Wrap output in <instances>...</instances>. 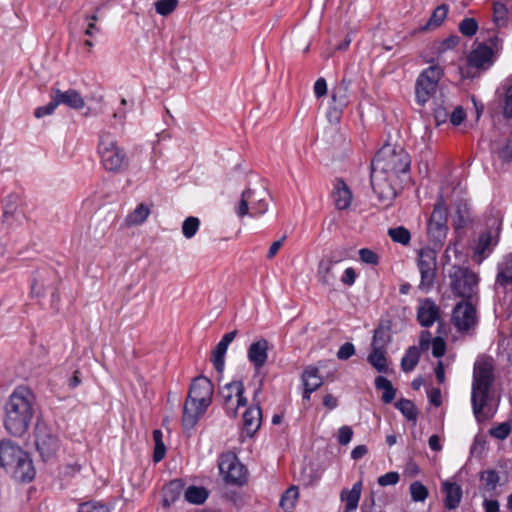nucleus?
Masks as SVG:
<instances>
[{"label":"nucleus","instance_id":"obj_46","mask_svg":"<svg viewBox=\"0 0 512 512\" xmlns=\"http://www.w3.org/2000/svg\"><path fill=\"white\" fill-rule=\"evenodd\" d=\"M457 220L455 222V228H464L471 222L470 209L467 203L459 204L457 207Z\"/></svg>","mask_w":512,"mask_h":512},{"label":"nucleus","instance_id":"obj_41","mask_svg":"<svg viewBox=\"0 0 512 512\" xmlns=\"http://www.w3.org/2000/svg\"><path fill=\"white\" fill-rule=\"evenodd\" d=\"M299 497V489L297 486L292 485L290 486L282 495L280 499V506L285 509L289 510L294 508L297 500Z\"/></svg>","mask_w":512,"mask_h":512},{"label":"nucleus","instance_id":"obj_59","mask_svg":"<svg viewBox=\"0 0 512 512\" xmlns=\"http://www.w3.org/2000/svg\"><path fill=\"white\" fill-rule=\"evenodd\" d=\"M466 118V113L462 106H457L454 110L449 113V120L453 126L460 125Z\"/></svg>","mask_w":512,"mask_h":512},{"label":"nucleus","instance_id":"obj_51","mask_svg":"<svg viewBox=\"0 0 512 512\" xmlns=\"http://www.w3.org/2000/svg\"><path fill=\"white\" fill-rule=\"evenodd\" d=\"M493 21L498 28H502L507 25V9L505 8L504 5H494Z\"/></svg>","mask_w":512,"mask_h":512},{"label":"nucleus","instance_id":"obj_12","mask_svg":"<svg viewBox=\"0 0 512 512\" xmlns=\"http://www.w3.org/2000/svg\"><path fill=\"white\" fill-rule=\"evenodd\" d=\"M218 467L226 483L241 486L246 482L247 470L234 453L221 454Z\"/></svg>","mask_w":512,"mask_h":512},{"label":"nucleus","instance_id":"obj_53","mask_svg":"<svg viewBox=\"0 0 512 512\" xmlns=\"http://www.w3.org/2000/svg\"><path fill=\"white\" fill-rule=\"evenodd\" d=\"M511 432V425L508 422H503L491 428L490 435L496 439L504 440Z\"/></svg>","mask_w":512,"mask_h":512},{"label":"nucleus","instance_id":"obj_49","mask_svg":"<svg viewBox=\"0 0 512 512\" xmlns=\"http://www.w3.org/2000/svg\"><path fill=\"white\" fill-rule=\"evenodd\" d=\"M154 5L157 14L168 16L177 8L178 0H158Z\"/></svg>","mask_w":512,"mask_h":512},{"label":"nucleus","instance_id":"obj_17","mask_svg":"<svg viewBox=\"0 0 512 512\" xmlns=\"http://www.w3.org/2000/svg\"><path fill=\"white\" fill-rule=\"evenodd\" d=\"M13 479L18 482H30L35 477L33 462L27 452L24 451L23 457H18L11 467L5 470Z\"/></svg>","mask_w":512,"mask_h":512},{"label":"nucleus","instance_id":"obj_13","mask_svg":"<svg viewBox=\"0 0 512 512\" xmlns=\"http://www.w3.org/2000/svg\"><path fill=\"white\" fill-rule=\"evenodd\" d=\"M501 231V220L491 218L487 222V228L482 231L474 246V255L478 257V262L486 258L498 243Z\"/></svg>","mask_w":512,"mask_h":512},{"label":"nucleus","instance_id":"obj_55","mask_svg":"<svg viewBox=\"0 0 512 512\" xmlns=\"http://www.w3.org/2000/svg\"><path fill=\"white\" fill-rule=\"evenodd\" d=\"M359 257L363 263L370 265H377L379 263V256L369 248H362L359 250Z\"/></svg>","mask_w":512,"mask_h":512},{"label":"nucleus","instance_id":"obj_64","mask_svg":"<svg viewBox=\"0 0 512 512\" xmlns=\"http://www.w3.org/2000/svg\"><path fill=\"white\" fill-rule=\"evenodd\" d=\"M460 42V38L457 35H451L448 38L444 39L440 45V52H445L447 50L454 49Z\"/></svg>","mask_w":512,"mask_h":512},{"label":"nucleus","instance_id":"obj_36","mask_svg":"<svg viewBox=\"0 0 512 512\" xmlns=\"http://www.w3.org/2000/svg\"><path fill=\"white\" fill-rule=\"evenodd\" d=\"M395 407L408 421L416 422L418 410L411 400L401 398L395 403Z\"/></svg>","mask_w":512,"mask_h":512},{"label":"nucleus","instance_id":"obj_25","mask_svg":"<svg viewBox=\"0 0 512 512\" xmlns=\"http://www.w3.org/2000/svg\"><path fill=\"white\" fill-rule=\"evenodd\" d=\"M493 55V50L487 44H479L469 54L467 61L469 66L475 68H481L486 63H489Z\"/></svg>","mask_w":512,"mask_h":512},{"label":"nucleus","instance_id":"obj_14","mask_svg":"<svg viewBox=\"0 0 512 512\" xmlns=\"http://www.w3.org/2000/svg\"><path fill=\"white\" fill-rule=\"evenodd\" d=\"M350 81L342 79L331 91V101L327 110V119L332 124L340 122L344 109L348 106Z\"/></svg>","mask_w":512,"mask_h":512},{"label":"nucleus","instance_id":"obj_39","mask_svg":"<svg viewBox=\"0 0 512 512\" xmlns=\"http://www.w3.org/2000/svg\"><path fill=\"white\" fill-rule=\"evenodd\" d=\"M480 480L484 483L487 492H493L500 481L499 473L494 469H488L480 473Z\"/></svg>","mask_w":512,"mask_h":512},{"label":"nucleus","instance_id":"obj_31","mask_svg":"<svg viewBox=\"0 0 512 512\" xmlns=\"http://www.w3.org/2000/svg\"><path fill=\"white\" fill-rule=\"evenodd\" d=\"M496 283L503 287L512 283V253L498 265Z\"/></svg>","mask_w":512,"mask_h":512},{"label":"nucleus","instance_id":"obj_62","mask_svg":"<svg viewBox=\"0 0 512 512\" xmlns=\"http://www.w3.org/2000/svg\"><path fill=\"white\" fill-rule=\"evenodd\" d=\"M355 354V347L352 343L346 342L340 346L337 357L340 360H347Z\"/></svg>","mask_w":512,"mask_h":512},{"label":"nucleus","instance_id":"obj_21","mask_svg":"<svg viewBox=\"0 0 512 512\" xmlns=\"http://www.w3.org/2000/svg\"><path fill=\"white\" fill-rule=\"evenodd\" d=\"M24 456V450L10 440L0 442V467L4 470L11 467L18 457Z\"/></svg>","mask_w":512,"mask_h":512},{"label":"nucleus","instance_id":"obj_26","mask_svg":"<svg viewBox=\"0 0 512 512\" xmlns=\"http://www.w3.org/2000/svg\"><path fill=\"white\" fill-rule=\"evenodd\" d=\"M334 202L339 210L347 209L352 201V193L343 179H338L333 193Z\"/></svg>","mask_w":512,"mask_h":512},{"label":"nucleus","instance_id":"obj_28","mask_svg":"<svg viewBox=\"0 0 512 512\" xmlns=\"http://www.w3.org/2000/svg\"><path fill=\"white\" fill-rule=\"evenodd\" d=\"M362 481L353 484L351 490L343 489L340 494L341 501L345 502L348 510H356L361 497Z\"/></svg>","mask_w":512,"mask_h":512},{"label":"nucleus","instance_id":"obj_35","mask_svg":"<svg viewBox=\"0 0 512 512\" xmlns=\"http://www.w3.org/2000/svg\"><path fill=\"white\" fill-rule=\"evenodd\" d=\"M449 7L447 4H441L438 7H436L430 16L429 20L421 28L422 31L428 30L430 28H436L439 27L445 20L448 14Z\"/></svg>","mask_w":512,"mask_h":512},{"label":"nucleus","instance_id":"obj_60","mask_svg":"<svg viewBox=\"0 0 512 512\" xmlns=\"http://www.w3.org/2000/svg\"><path fill=\"white\" fill-rule=\"evenodd\" d=\"M353 437V430L350 426L344 425L338 430V443L340 445H347Z\"/></svg>","mask_w":512,"mask_h":512},{"label":"nucleus","instance_id":"obj_9","mask_svg":"<svg viewBox=\"0 0 512 512\" xmlns=\"http://www.w3.org/2000/svg\"><path fill=\"white\" fill-rule=\"evenodd\" d=\"M478 304L479 301L462 300L454 306L451 321L457 331L467 333L476 327L478 323L476 307Z\"/></svg>","mask_w":512,"mask_h":512},{"label":"nucleus","instance_id":"obj_48","mask_svg":"<svg viewBox=\"0 0 512 512\" xmlns=\"http://www.w3.org/2000/svg\"><path fill=\"white\" fill-rule=\"evenodd\" d=\"M18 196L16 194H9L3 201V217L7 219L12 217L17 210Z\"/></svg>","mask_w":512,"mask_h":512},{"label":"nucleus","instance_id":"obj_30","mask_svg":"<svg viewBox=\"0 0 512 512\" xmlns=\"http://www.w3.org/2000/svg\"><path fill=\"white\" fill-rule=\"evenodd\" d=\"M448 232L447 225L434 224L428 222L427 235L429 240L433 243L435 249L441 248Z\"/></svg>","mask_w":512,"mask_h":512},{"label":"nucleus","instance_id":"obj_11","mask_svg":"<svg viewBox=\"0 0 512 512\" xmlns=\"http://www.w3.org/2000/svg\"><path fill=\"white\" fill-rule=\"evenodd\" d=\"M219 396L229 417L235 418L239 407L247 405L248 400L244 396V384L241 380L231 381L220 389Z\"/></svg>","mask_w":512,"mask_h":512},{"label":"nucleus","instance_id":"obj_33","mask_svg":"<svg viewBox=\"0 0 512 512\" xmlns=\"http://www.w3.org/2000/svg\"><path fill=\"white\" fill-rule=\"evenodd\" d=\"M421 352L416 346H409L401 359V369L404 372H411L417 366Z\"/></svg>","mask_w":512,"mask_h":512},{"label":"nucleus","instance_id":"obj_23","mask_svg":"<svg viewBox=\"0 0 512 512\" xmlns=\"http://www.w3.org/2000/svg\"><path fill=\"white\" fill-rule=\"evenodd\" d=\"M52 94L58 106L63 104L71 109L79 110L85 105V101L81 94L74 89H69L63 92L58 88H53Z\"/></svg>","mask_w":512,"mask_h":512},{"label":"nucleus","instance_id":"obj_44","mask_svg":"<svg viewBox=\"0 0 512 512\" xmlns=\"http://www.w3.org/2000/svg\"><path fill=\"white\" fill-rule=\"evenodd\" d=\"M388 235L392 241L402 245H408L411 240V234L404 226L390 228L388 230Z\"/></svg>","mask_w":512,"mask_h":512},{"label":"nucleus","instance_id":"obj_18","mask_svg":"<svg viewBox=\"0 0 512 512\" xmlns=\"http://www.w3.org/2000/svg\"><path fill=\"white\" fill-rule=\"evenodd\" d=\"M260 389L254 393L253 404L243 413V430L247 436L252 437L260 428L262 410L260 402L256 399Z\"/></svg>","mask_w":512,"mask_h":512},{"label":"nucleus","instance_id":"obj_19","mask_svg":"<svg viewBox=\"0 0 512 512\" xmlns=\"http://www.w3.org/2000/svg\"><path fill=\"white\" fill-rule=\"evenodd\" d=\"M269 343L261 338L250 344L247 350V357L256 370H260L268 359Z\"/></svg>","mask_w":512,"mask_h":512},{"label":"nucleus","instance_id":"obj_34","mask_svg":"<svg viewBox=\"0 0 512 512\" xmlns=\"http://www.w3.org/2000/svg\"><path fill=\"white\" fill-rule=\"evenodd\" d=\"M333 264L327 260H321L318 265L317 276L319 281L325 286H333L336 282V276L332 272Z\"/></svg>","mask_w":512,"mask_h":512},{"label":"nucleus","instance_id":"obj_38","mask_svg":"<svg viewBox=\"0 0 512 512\" xmlns=\"http://www.w3.org/2000/svg\"><path fill=\"white\" fill-rule=\"evenodd\" d=\"M227 347L221 344L220 342L216 345L214 350L212 351L211 362L215 368V370L221 374L225 368V355L227 352Z\"/></svg>","mask_w":512,"mask_h":512},{"label":"nucleus","instance_id":"obj_63","mask_svg":"<svg viewBox=\"0 0 512 512\" xmlns=\"http://www.w3.org/2000/svg\"><path fill=\"white\" fill-rule=\"evenodd\" d=\"M503 115L508 119H512V85L505 92Z\"/></svg>","mask_w":512,"mask_h":512},{"label":"nucleus","instance_id":"obj_1","mask_svg":"<svg viewBox=\"0 0 512 512\" xmlns=\"http://www.w3.org/2000/svg\"><path fill=\"white\" fill-rule=\"evenodd\" d=\"M35 396L26 386H18L4 405V427L15 437L24 435L33 419Z\"/></svg>","mask_w":512,"mask_h":512},{"label":"nucleus","instance_id":"obj_22","mask_svg":"<svg viewBox=\"0 0 512 512\" xmlns=\"http://www.w3.org/2000/svg\"><path fill=\"white\" fill-rule=\"evenodd\" d=\"M392 322L389 319H381L374 330L371 348L387 349L392 341Z\"/></svg>","mask_w":512,"mask_h":512},{"label":"nucleus","instance_id":"obj_47","mask_svg":"<svg viewBox=\"0 0 512 512\" xmlns=\"http://www.w3.org/2000/svg\"><path fill=\"white\" fill-rule=\"evenodd\" d=\"M200 226V220L197 217H187L182 224V233L185 238L190 239L197 233Z\"/></svg>","mask_w":512,"mask_h":512},{"label":"nucleus","instance_id":"obj_15","mask_svg":"<svg viewBox=\"0 0 512 512\" xmlns=\"http://www.w3.org/2000/svg\"><path fill=\"white\" fill-rule=\"evenodd\" d=\"M268 209V203L264 197L253 189H246L241 194V199L236 208L239 217L251 215L252 217L264 214Z\"/></svg>","mask_w":512,"mask_h":512},{"label":"nucleus","instance_id":"obj_40","mask_svg":"<svg viewBox=\"0 0 512 512\" xmlns=\"http://www.w3.org/2000/svg\"><path fill=\"white\" fill-rule=\"evenodd\" d=\"M447 208L443 199H440L435 205L429 218L430 223L447 225Z\"/></svg>","mask_w":512,"mask_h":512},{"label":"nucleus","instance_id":"obj_27","mask_svg":"<svg viewBox=\"0 0 512 512\" xmlns=\"http://www.w3.org/2000/svg\"><path fill=\"white\" fill-rule=\"evenodd\" d=\"M184 483L181 479H174L163 488V506L169 507L181 495Z\"/></svg>","mask_w":512,"mask_h":512},{"label":"nucleus","instance_id":"obj_20","mask_svg":"<svg viewBox=\"0 0 512 512\" xmlns=\"http://www.w3.org/2000/svg\"><path fill=\"white\" fill-rule=\"evenodd\" d=\"M440 318V308L431 299H425L417 309V320L423 327H431Z\"/></svg>","mask_w":512,"mask_h":512},{"label":"nucleus","instance_id":"obj_43","mask_svg":"<svg viewBox=\"0 0 512 512\" xmlns=\"http://www.w3.org/2000/svg\"><path fill=\"white\" fill-rule=\"evenodd\" d=\"M409 492L414 502H424L429 496L427 487L420 481L412 482L409 487Z\"/></svg>","mask_w":512,"mask_h":512},{"label":"nucleus","instance_id":"obj_3","mask_svg":"<svg viewBox=\"0 0 512 512\" xmlns=\"http://www.w3.org/2000/svg\"><path fill=\"white\" fill-rule=\"evenodd\" d=\"M494 379L493 366L489 361L478 360L474 363L471 405L477 421H481L484 418V409L490 400Z\"/></svg>","mask_w":512,"mask_h":512},{"label":"nucleus","instance_id":"obj_16","mask_svg":"<svg viewBox=\"0 0 512 512\" xmlns=\"http://www.w3.org/2000/svg\"><path fill=\"white\" fill-rule=\"evenodd\" d=\"M394 178L396 176L371 166L370 182L373 192L381 202H387V205L396 197V190L392 185Z\"/></svg>","mask_w":512,"mask_h":512},{"label":"nucleus","instance_id":"obj_45","mask_svg":"<svg viewBox=\"0 0 512 512\" xmlns=\"http://www.w3.org/2000/svg\"><path fill=\"white\" fill-rule=\"evenodd\" d=\"M150 214L149 208L145 204H139L132 213L127 217L129 224L138 225L142 224Z\"/></svg>","mask_w":512,"mask_h":512},{"label":"nucleus","instance_id":"obj_42","mask_svg":"<svg viewBox=\"0 0 512 512\" xmlns=\"http://www.w3.org/2000/svg\"><path fill=\"white\" fill-rule=\"evenodd\" d=\"M303 387H306L307 383H315L320 388L323 384L322 377L319 375V369L315 366H308L304 369L301 375Z\"/></svg>","mask_w":512,"mask_h":512},{"label":"nucleus","instance_id":"obj_61","mask_svg":"<svg viewBox=\"0 0 512 512\" xmlns=\"http://www.w3.org/2000/svg\"><path fill=\"white\" fill-rule=\"evenodd\" d=\"M45 293V285L43 283L42 276L38 274L37 278L31 283V295L34 297H41Z\"/></svg>","mask_w":512,"mask_h":512},{"label":"nucleus","instance_id":"obj_7","mask_svg":"<svg viewBox=\"0 0 512 512\" xmlns=\"http://www.w3.org/2000/svg\"><path fill=\"white\" fill-rule=\"evenodd\" d=\"M443 75V69L439 65H432L424 69L415 83V100L420 106H424L435 93L438 82Z\"/></svg>","mask_w":512,"mask_h":512},{"label":"nucleus","instance_id":"obj_50","mask_svg":"<svg viewBox=\"0 0 512 512\" xmlns=\"http://www.w3.org/2000/svg\"><path fill=\"white\" fill-rule=\"evenodd\" d=\"M478 30V23L474 18H464L459 23V31L466 37H472Z\"/></svg>","mask_w":512,"mask_h":512},{"label":"nucleus","instance_id":"obj_32","mask_svg":"<svg viewBox=\"0 0 512 512\" xmlns=\"http://www.w3.org/2000/svg\"><path fill=\"white\" fill-rule=\"evenodd\" d=\"M374 385L377 390L383 391L381 397L383 403L390 404L394 400L397 391L390 380L380 375L375 378Z\"/></svg>","mask_w":512,"mask_h":512},{"label":"nucleus","instance_id":"obj_8","mask_svg":"<svg viewBox=\"0 0 512 512\" xmlns=\"http://www.w3.org/2000/svg\"><path fill=\"white\" fill-rule=\"evenodd\" d=\"M417 267L420 273L419 289L429 292L435 283L437 269V251L435 248L424 247L417 251Z\"/></svg>","mask_w":512,"mask_h":512},{"label":"nucleus","instance_id":"obj_37","mask_svg":"<svg viewBox=\"0 0 512 512\" xmlns=\"http://www.w3.org/2000/svg\"><path fill=\"white\" fill-rule=\"evenodd\" d=\"M185 499L191 504H202L208 498V491L204 487L189 486L185 491Z\"/></svg>","mask_w":512,"mask_h":512},{"label":"nucleus","instance_id":"obj_56","mask_svg":"<svg viewBox=\"0 0 512 512\" xmlns=\"http://www.w3.org/2000/svg\"><path fill=\"white\" fill-rule=\"evenodd\" d=\"M399 479H400V476H399L398 472L390 471L384 475H381L378 478L377 483L382 487H386L389 485H396L399 482Z\"/></svg>","mask_w":512,"mask_h":512},{"label":"nucleus","instance_id":"obj_52","mask_svg":"<svg viewBox=\"0 0 512 512\" xmlns=\"http://www.w3.org/2000/svg\"><path fill=\"white\" fill-rule=\"evenodd\" d=\"M433 114L437 125L446 123L449 118V110L443 101L441 103L435 102Z\"/></svg>","mask_w":512,"mask_h":512},{"label":"nucleus","instance_id":"obj_5","mask_svg":"<svg viewBox=\"0 0 512 512\" xmlns=\"http://www.w3.org/2000/svg\"><path fill=\"white\" fill-rule=\"evenodd\" d=\"M98 154L106 171L121 173L129 166L126 152L111 133H102L99 137Z\"/></svg>","mask_w":512,"mask_h":512},{"label":"nucleus","instance_id":"obj_57","mask_svg":"<svg viewBox=\"0 0 512 512\" xmlns=\"http://www.w3.org/2000/svg\"><path fill=\"white\" fill-rule=\"evenodd\" d=\"M78 512H107V507L94 501L81 503Z\"/></svg>","mask_w":512,"mask_h":512},{"label":"nucleus","instance_id":"obj_29","mask_svg":"<svg viewBox=\"0 0 512 512\" xmlns=\"http://www.w3.org/2000/svg\"><path fill=\"white\" fill-rule=\"evenodd\" d=\"M386 353V349L371 348V352L368 354V363L379 373H388Z\"/></svg>","mask_w":512,"mask_h":512},{"label":"nucleus","instance_id":"obj_10","mask_svg":"<svg viewBox=\"0 0 512 512\" xmlns=\"http://www.w3.org/2000/svg\"><path fill=\"white\" fill-rule=\"evenodd\" d=\"M35 445L44 461L52 458L60 447L58 435L44 422H37L34 431Z\"/></svg>","mask_w":512,"mask_h":512},{"label":"nucleus","instance_id":"obj_54","mask_svg":"<svg viewBox=\"0 0 512 512\" xmlns=\"http://www.w3.org/2000/svg\"><path fill=\"white\" fill-rule=\"evenodd\" d=\"M57 107H58L57 102H56L53 94H51V101L44 106H40V107L36 108L34 111V116L36 118H42L44 116L51 115L54 113V111Z\"/></svg>","mask_w":512,"mask_h":512},{"label":"nucleus","instance_id":"obj_2","mask_svg":"<svg viewBox=\"0 0 512 512\" xmlns=\"http://www.w3.org/2000/svg\"><path fill=\"white\" fill-rule=\"evenodd\" d=\"M214 385L205 376L193 379L186 402L183 407L182 425L185 430L195 427L200 417L204 415L212 401Z\"/></svg>","mask_w":512,"mask_h":512},{"label":"nucleus","instance_id":"obj_58","mask_svg":"<svg viewBox=\"0 0 512 512\" xmlns=\"http://www.w3.org/2000/svg\"><path fill=\"white\" fill-rule=\"evenodd\" d=\"M446 352L445 340L441 337H435L432 340V355L436 358L442 357Z\"/></svg>","mask_w":512,"mask_h":512},{"label":"nucleus","instance_id":"obj_4","mask_svg":"<svg viewBox=\"0 0 512 512\" xmlns=\"http://www.w3.org/2000/svg\"><path fill=\"white\" fill-rule=\"evenodd\" d=\"M449 287L456 297L463 300L479 301L478 274L460 265H452L448 271Z\"/></svg>","mask_w":512,"mask_h":512},{"label":"nucleus","instance_id":"obj_6","mask_svg":"<svg viewBox=\"0 0 512 512\" xmlns=\"http://www.w3.org/2000/svg\"><path fill=\"white\" fill-rule=\"evenodd\" d=\"M371 166L397 177L409 171L410 156L403 148L387 144L375 154Z\"/></svg>","mask_w":512,"mask_h":512},{"label":"nucleus","instance_id":"obj_24","mask_svg":"<svg viewBox=\"0 0 512 512\" xmlns=\"http://www.w3.org/2000/svg\"><path fill=\"white\" fill-rule=\"evenodd\" d=\"M442 492L444 493V506L449 510L456 509L463 495L461 486L455 482L445 481L442 483Z\"/></svg>","mask_w":512,"mask_h":512}]
</instances>
